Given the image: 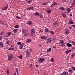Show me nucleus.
<instances>
[{
    "label": "nucleus",
    "mask_w": 75,
    "mask_h": 75,
    "mask_svg": "<svg viewBox=\"0 0 75 75\" xmlns=\"http://www.w3.org/2000/svg\"><path fill=\"white\" fill-rule=\"evenodd\" d=\"M68 72H71V73H72V71L71 70H69Z\"/></svg>",
    "instance_id": "49"
},
{
    "label": "nucleus",
    "mask_w": 75,
    "mask_h": 75,
    "mask_svg": "<svg viewBox=\"0 0 75 75\" xmlns=\"http://www.w3.org/2000/svg\"><path fill=\"white\" fill-rule=\"evenodd\" d=\"M54 4H52L50 6V7H54Z\"/></svg>",
    "instance_id": "45"
},
{
    "label": "nucleus",
    "mask_w": 75,
    "mask_h": 75,
    "mask_svg": "<svg viewBox=\"0 0 75 75\" xmlns=\"http://www.w3.org/2000/svg\"><path fill=\"white\" fill-rule=\"evenodd\" d=\"M69 33H70L69 30L68 29H67L66 31L64 32V33L68 34H69Z\"/></svg>",
    "instance_id": "8"
},
{
    "label": "nucleus",
    "mask_w": 75,
    "mask_h": 75,
    "mask_svg": "<svg viewBox=\"0 0 75 75\" xmlns=\"http://www.w3.org/2000/svg\"><path fill=\"white\" fill-rule=\"evenodd\" d=\"M30 57V54H26V58H28Z\"/></svg>",
    "instance_id": "26"
},
{
    "label": "nucleus",
    "mask_w": 75,
    "mask_h": 75,
    "mask_svg": "<svg viewBox=\"0 0 75 75\" xmlns=\"http://www.w3.org/2000/svg\"><path fill=\"white\" fill-rule=\"evenodd\" d=\"M53 4L54 5H58V4L56 3L55 2H53Z\"/></svg>",
    "instance_id": "37"
},
{
    "label": "nucleus",
    "mask_w": 75,
    "mask_h": 75,
    "mask_svg": "<svg viewBox=\"0 0 75 75\" xmlns=\"http://www.w3.org/2000/svg\"><path fill=\"white\" fill-rule=\"evenodd\" d=\"M0 46L1 48H3V42H0Z\"/></svg>",
    "instance_id": "10"
},
{
    "label": "nucleus",
    "mask_w": 75,
    "mask_h": 75,
    "mask_svg": "<svg viewBox=\"0 0 75 75\" xmlns=\"http://www.w3.org/2000/svg\"><path fill=\"white\" fill-rule=\"evenodd\" d=\"M73 43L74 45H75V42L74 41H73Z\"/></svg>",
    "instance_id": "52"
},
{
    "label": "nucleus",
    "mask_w": 75,
    "mask_h": 75,
    "mask_svg": "<svg viewBox=\"0 0 75 75\" xmlns=\"http://www.w3.org/2000/svg\"><path fill=\"white\" fill-rule=\"evenodd\" d=\"M68 24H74V23L73 22V21H71V20H69V21L68 23Z\"/></svg>",
    "instance_id": "11"
},
{
    "label": "nucleus",
    "mask_w": 75,
    "mask_h": 75,
    "mask_svg": "<svg viewBox=\"0 0 75 75\" xmlns=\"http://www.w3.org/2000/svg\"><path fill=\"white\" fill-rule=\"evenodd\" d=\"M27 31V30L23 29L22 30V32L23 33H24V34H25V33H26V34H27V33H28V32H27V33H26L25 32V31Z\"/></svg>",
    "instance_id": "7"
},
{
    "label": "nucleus",
    "mask_w": 75,
    "mask_h": 75,
    "mask_svg": "<svg viewBox=\"0 0 75 75\" xmlns=\"http://www.w3.org/2000/svg\"><path fill=\"white\" fill-rule=\"evenodd\" d=\"M16 70L17 75H19V74H18V69L17 68H16Z\"/></svg>",
    "instance_id": "24"
},
{
    "label": "nucleus",
    "mask_w": 75,
    "mask_h": 75,
    "mask_svg": "<svg viewBox=\"0 0 75 75\" xmlns=\"http://www.w3.org/2000/svg\"><path fill=\"white\" fill-rule=\"evenodd\" d=\"M63 74H64V75H67L68 74V72H67V71H63Z\"/></svg>",
    "instance_id": "15"
},
{
    "label": "nucleus",
    "mask_w": 75,
    "mask_h": 75,
    "mask_svg": "<svg viewBox=\"0 0 75 75\" xmlns=\"http://www.w3.org/2000/svg\"><path fill=\"white\" fill-rule=\"evenodd\" d=\"M9 40H7L6 43L8 45L9 44Z\"/></svg>",
    "instance_id": "41"
},
{
    "label": "nucleus",
    "mask_w": 75,
    "mask_h": 75,
    "mask_svg": "<svg viewBox=\"0 0 75 75\" xmlns=\"http://www.w3.org/2000/svg\"><path fill=\"white\" fill-rule=\"evenodd\" d=\"M46 4H47V3H44L42 4V5H46Z\"/></svg>",
    "instance_id": "44"
},
{
    "label": "nucleus",
    "mask_w": 75,
    "mask_h": 75,
    "mask_svg": "<svg viewBox=\"0 0 75 75\" xmlns=\"http://www.w3.org/2000/svg\"><path fill=\"white\" fill-rule=\"evenodd\" d=\"M67 47H72V44H70L69 43H67Z\"/></svg>",
    "instance_id": "9"
},
{
    "label": "nucleus",
    "mask_w": 75,
    "mask_h": 75,
    "mask_svg": "<svg viewBox=\"0 0 75 75\" xmlns=\"http://www.w3.org/2000/svg\"><path fill=\"white\" fill-rule=\"evenodd\" d=\"M19 27V26L18 25H16L14 27V28H18Z\"/></svg>",
    "instance_id": "28"
},
{
    "label": "nucleus",
    "mask_w": 75,
    "mask_h": 75,
    "mask_svg": "<svg viewBox=\"0 0 75 75\" xmlns=\"http://www.w3.org/2000/svg\"><path fill=\"white\" fill-rule=\"evenodd\" d=\"M71 8L69 9L68 8L67 10V11H68V13H69L70 11H71Z\"/></svg>",
    "instance_id": "25"
},
{
    "label": "nucleus",
    "mask_w": 75,
    "mask_h": 75,
    "mask_svg": "<svg viewBox=\"0 0 75 75\" xmlns=\"http://www.w3.org/2000/svg\"><path fill=\"white\" fill-rule=\"evenodd\" d=\"M45 30V32L46 33H47L48 31V29H46Z\"/></svg>",
    "instance_id": "48"
},
{
    "label": "nucleus",
    "mask_w": 75,
    "mask_h": 75,
    "mask_svg": "<svg viewBox=\"0 0 75 75\" xmlns=\"http://www.w3.org/2000/svg\"><path fill=\"white\" fill-rule=\"evenodd\" d=\"M14 50V48L12 47L8 48V50Z\"/></svg>",
    "instance_id": "21"
},
{
    "label": "nucleus",
    "mask_w": 75,
    "mask_h": 75,
    "mask_svg": "<svg viewBox=\"0 0 75 75\" xmlns=\"http://www.w3.org/2000/svg\"><path fill=\"white\" fill-rule=\"evenodd\" d=\"M31 33H33L34 34V33H35V30H34L33 29H31Z\"/></svg>",
    "instance_id": "20"
},
{
    "label": "nucleus",
    "mask_w": 75,
    "mask_h": 75,
    "mask_svg": "<svg viewBox=\"0 0 75 75\" xmlns=\"http://www.w3.org/2000/svg\"><path fill=\"white\" fill-rule=\"evenodd\" d=\"M26 55H27L28 54H30V53H29V52H28V51H26Z\"/></svg>",
    "instance_id": "40"
},
{
    "label": "nucleus",
    "mask_w": 75,
    "mask_h": 75,
    "mask_svg": "<svg viewBox=\"0 0 75 75\" xmlns=\"http://www.w3.org/2000/svg\"><path fill=\"white\" fill-rule=\"evenodd\" d=\"M73 3H75V0L73 1Z\"/></svg>",
    "instance_id": "60"
},
{
    "label": "nucleus",
    "mask_w": 75,
    "mask_h": 75,
    "mask_svg": "<svg viewBox=\"0 0 75 75\" xmlns=\"http://www.w3.org/2000/svg\"><path fill=\"white\" fill-rule=\"evenodd\" d=\"M18 29H13V31L14 33H16V32H17V31H18Z\"/></svg>",
    "instance_id": "17"
},
{
    "label": "nucleus",
    "mask_w": 75,
    "mask_h": 75,
    "mask_svg": "<svg viewBox=\"0 0 75 75\" xmlns=\"http://www.w3.org/2000/svg\"><path fill=\"white\" fill-rule=\"evenodd\" d=\"M45 60V59H44V58H40L39 59L38 61H39L40 62H42L43 61H44Z\"/></svg>",
    "instance_id": "4"
},
{
    "label": "nucleus",
    "mask_w": 75,
    "mask_h": 75,
    "mask_svg": "<svg viewBox=\"0 0 75 75\" xmlns=\"http://www.w3.org/2000/svg\"><path fill=\"white\" fill-rule=\"evenodd\" d=\"M8 74H9V69H7L6 72V74H7V75H8Z\"/></svg>",
    "instance_id": "29"
},
{
    "label": "nucleus",
    "mask_w": 75,
    "mask_h": 75,
    "mask_svg": "<svg viewBox=\"0 0 75 75\" xmlns=\"http://www.w3.org/2000/svg\"><path fill=\"white\" fill-rule=\"evenodd\" d=\"M71 26L73 27H74V28H75V25H72Z\"/></svg>",
    "instance_id": "51"
},
{
    "label": "nucleus",
    "mask_w": 75,
    "mask_h": 75,
    "mask_svg": "<svg viewBox=\"0 0 75 75\" xmlns=\"http://www.w3.org/2000/svg\"><path fill=\"white\" fill-rule=\"evenodd\" d=\"M72 6H75V3H72Z\"/></svg>",
    "instance_id": "56"
},
{
    "label": "nucleus",
    "mask_w": 75,
    "mask_h": 75,
    "mask_svg": "<svg viewBox=\"0 0 75 75\" xmlns=\"http://www.w3.org/2000/svg\"><path fill=\"white\" fill-rule=\"evenodd\" d=\"M36 67H38V65H36Z\"/></svg>",
    "instance_id": "64"
},
{
    "label": "nucleus",
    "mask_w": 75,
    "mask_h": 75,
    "mask_svg": "<svg viewBox=\"0 0 75 75\" xmlns=\"http://www.w3.org/2000/svg\"><path fill=\"white\" fill-rule=\"evenodd\" d=\"M69 16H72V13L70 14H69Z\"/></svg>",
    "instance_id": "61"
},
{
    "label": "nucleus",
    "mask_w": 75,
    "mask_h": 75,
    "mask_svg": "<svg viewBox=\"0 0 75 75\" xmlns=\"http://www.w3.org/2000/svg\"><path fill=\"white\" fill-rule=\"evenodd\" d=\"M34 33H30V36H33V35H34Z\"/></svg>",
    "instance_id": "39"
},
{
    "label": "nucleus",
    "mask_w": 75,
    "mask_h": 75,
    "mask_svg": "<svg viewBox=\"0 0 75 75\" xmlns=\"http://www.w3.org/2000/svg\"><path fill=\"white\" fill-rule=\"evenodd\" d=\"M12 34V33L11 32H9L8 33H6V34H8V35H7L6 36V37H8L9 36L11 35V34Z\"/></svg>",
    "instance_id": "6"
},
{
    "label": "nucleus",
    "mask_w": 75,
    "mask_h": 75,
    "mask_svg": "<svg viewBox=\"0 0 75 75\" xmlns=\"http://www.w3.org/2000/svg\"><path fill=\"white\" fill-rule=\"evenodd\" d=\"M31 41V39H27L26 41V42H30Z\"/></svg>",
    "instance_id": "13"
},
{
    "label": "nucleus",
    "mask_w": 75,
    "mask_h": 75,
    "mask_svg": "<svg viewBox=\"0 0 75 75\" xmlns=\"http://www.w3.org/2000/svg\"><path fill=\"white\" fill-rule=\"evenodd\" d=\"M4 32H2L0 33V35H3L4 34Z\"/></svg>",
    "instance_id": "42"
},
{
    "label": "nucleus",
    "mask_w": 75,
    "mask_h": 75,
    "mask_svg": "<svg viewBox=\"0 0 75 75\" xmlns=\"http://www.w3.org/2000/svg\"><path fill=\"white\" fill-rule=\"evenodd\" d=\"M40 32L41 33H42V32H43V30H42L40 31Z\"/></svg>",
    "instance_id": "62"
},
{
    "label": "nucleus",
    "mask_w": 75,
    "mask_h": 75,
    "mask_svg": "<svg viewBox=\"0 0 75 75\" xmlns=\"http://www.w3.org/2000/svg\"><path fill=\"white\" fill-rule=\"evenodd\" d=\"M19 58H20V59H22L23 58V56L22 55H20L19 57H18Z\"/></svg>",
    "instance_id": "31"
},
{
    "label": "nucleus",
    "mask_w": 75,
    "mask_h": 75,
    "mask_svg": "<svg viewBox=\"0 0 75 75\" xmlns=\"http://www.w3.org/2000/svg\"><path fill=\"white\" fill-rule=\"evenodd\" d=\"M60 75H65L63 73L60 74Z\"/></svg>",
    "instance_id": "53"
},
{
    "label": "nucleus",
    "mask_w": 75,
    "mask_h": 75,
    "mask_svg": "<svg viewBox=\"0 0 75 75\" xmlns=\"http://www.w3.org/2000/svg\"><path fill=\"white\" fill-rule=\"evenodd\" d=\"M13 57V56L11 54H9L8 55V60H11Z\"/></svg>",
    "instance_id": "2"
},
{
    "label": "nucleus",
    "mask_w": 75,
    "mask_h": 75,
    "mask_svg": "<svg viewBox=\"0 0 75 75\" xmlns=\"http://www.w3.org/2000/svg\"><path fill=\"white\" fill-rule=\"evenodd\" d=\"M35 16H40V14L38 12H35Z\"/></svg>",
    "instance_id": "22"
},
{
    "label": "nucleus",
    "mask_w": 75,
    "mask_h": 75,
    "mask_svg": "<svg viewBox=\"0 0 75 75\" xmlns=\"http://www.w3.org/2000/svg\"><path fill=\"white\" fill-rule=\"evenodd\" d=\"M52 50V49H51V48H49L47 50V52H51Z\"/></svg>",
    "instance_id": "18"
},
{
    "label": "nucleus",
    "mask_w": 75,
    "mask_h": 75,
    "mask_svg": "<svg viewBox=\"0 0 75 75\" xmlns=\"http://www.w3.org/2000/svg\"><path fill=\"white\" fill-rule=\"evenodd\" d=\"M39 47H41V46H42V45L41 44H39Z\"/></svg>",
    "instance_id": "55"
},
{
    "label": "nucleus",
    "mask_w": 75,
    "mask_h": 75,
    "mask_svg": "<svg viewBox=\"0 0 75 75\" xmlns=\"http://www.w3.org/2000/svg\"><path fill=\"white\" fill-rule=\"evenodd\" d=\"M75 53H74L73 54H72L71 55V57L72 58H73L74 57V56H75Z\"/></svg>",
    "instance_id": "19"
},
{
    "label": "nucleus",
    "mask_w": 75,
    "mask_h": 75,
    "mask_svg": "<svg viewBox=\"0 0 75 75\" xmlns=\"http://www.w3.org/2000/svg\"><path fill=\"white\" fill-rule=\"evenodd\" d=\"M39 16L40 18H43V16L42 14L39 15Z\"/></svg>",
    "instance_id": "30"
},
{
    "label": "nucleus",
    "mask_w": 75,
    "mask_h": 75,
    "mask_svg": "<svg viewBox=\"0 0 75 75\" xmlns=\"http://www.w3.org/2000/svg\"><path fill=\"white\" fill-rule=\"evenodd\" d=\"M8 7V6H6L4 8H2V10H6V9H7V8Z\"/></svg>",
    "instance_id": "14"
},
{
    "label": "nucleus",
    "mask_w": 75,
    "mask_h": 75,
    "mask_svg": "<svg viewBox=\"0 0 75 75\" xmlns=\"http://www.w3.org/2000/svg\"><path fill=\"white\" fill-rule=\"evenodd\" d=\"M16 18H17V19H20V17L18 16H16Z\"/></svg>",
    "instance_id": "50"
},
{
    "label": "nucleus",
    "mask_w": 75,
    "mask_h": 75,
    "mask_svg": "<svg viewBox=\"0 0 75 75\" xmlns=\"http://www.w3.org/2000/svg\"><path fill=\"white\" fill-rule=\"evenodd\" d=\"M52 47L53 48H56V47L55 46H53Z\"/></svg>",
    "instance_id": "59"
},
{
    "label": "nucleus",
    "mask_w": 75,
    "mask_h": 75,
    "mask_svg": "<svg viewBox=\"0 0 75 75\" xmlns=\"http://www.w3.org/2000/svg\"><path fill=\"white\" fill-rule=\"evenodd\" d=\"M63 16L64 18H65L66 17V14H65V13H63Z\"/></svg>",
    "instance_id": "27"
},
{
    "label": "nucleus",
    "mask_w": 75,
    "mask_h": 75,
    "mask_svg": "<svg viewBox=\"0 0 75 75\" xmlns=\"http://www.w3.org/2000/svg\"><path fill=\"white\" fill-rule=\"evenodd\" d=\"M32 1V0H29V1H28V4H30V3Z\"/></svg>",
    "instance_id": "33"
},
{
    "label": "nucleus",
    "mask_w": 75,
    "mask_h": 75,
    "mask_svg": "<svg viewBox=\"0 0 75 75\" xmlns=\"http://www.w3.org/2000/svg\"><path fill=\"white\" fill-rule=\"evenodd\" d=\"M63 1L64 2H65V3H66V2H67V1L66 0H64V1Z\"/></svg>",
    "instance_id": "63"
},
{
    "label": "nucleus",
    "mask_w": 75,
    "mask_h": 75,
    "mask_svg": "<svg viewBox=\"0 0 75 75\" xmlns=\"http://www.w3.org/2000/svg\"><path fill=\"white\" fill-rule=\"evenodd\" d=\"M65 52H66V53H69L68 51V50H67V51H66Z\"/></svg>",
    "instance_id": "57"
},
{
    "label": "nucleus",
    "mask_w": 75,
    "mask_h": 75,
    "mask_svg": "<svg viewBox=\"0 0 75 75\" xmlns=\"http://www.w3.org/2000/svg\"><path fill=\"white\" fill-rule=\"evenodd\" d=\"M51 61L52 62H54V58H52L51 59Z\"/></svg>",
    "instance_id": "32"
},
{
    "label": "nucleus",
    "mask_w": 75,
    "mask_h": 75,
    "mask_svg": "<svg viewBox=\"0 0 75 75\" xmlns=\"http://www.w3.org/2000/svg\"><path fill=\"white\" fill-rule=\"evenodd\" d=\"M52 41V38H49L45 41V42H46V43H47V44H49L50 43V42H51Z\"/></svg>",
    "instance_id": "1"
},
{
    "label": "nucleus",
    "mask_w": 75,
    "mask_h": 75,
    "mask_svg": "<svg viewBox=\"0 0 75 75\" xmlns=\"http://www.w3.org/2000/svg\"><path fill=\"white\" fill-rule=\"evenodd\" d=\"M47 12L48 13H51V11L50 9H49L47 11Z\"/></svg>",
    "instance_id": "23"
},
{
    "label": "nucleus",
    "mask_w": 75,
    "mask_h": 75,
    "mask_svg": "<svg viewBox=\"0 0 75 75\" xmlns=\"http://www.w3.org/2000/svg\"><path fill=\"white\" fill-rule=\"evenodd\" d=\"M33 64L31 63L29 66V67H31V68H32V67H33Z\"/></svg>",
    "instance_id": "38"
},
{
    "label": "nucleus",
    "mask_w": 75,
    "mask_h": 75,
    "mask_svg": "<svg viewBox=\"0 0 75 75\" xmlns=\"http://www.w3.org/2000/svg\"><path fill=\"white\" fill-rule=\"evenodd\" d=\"M59 9L61 10H64V8H63V7H61L59 8Z\"/></svg>",
    "instance_id": "35"
},
{
    "label": "nucleus",
    "mask_w": 75,
    "mask_h": 75,
    "mask_svg": "<svg viewBox=\"0 0 75 75\" xmlns=\"http://www.w3.org/2000/svg\"><path fill=\"white\" fill-rule=\"evenodd\" d=\"M51 34H54V31H52L50 32Z\"/></svg>",
    "instance_id": "46"
},
{
    "label": "nucleus",
    "mask_w": 75,
    "mask_h": 75,
    "mask_svg": "<svg viewBox=\"0 0 75 75\" xmlns=\"http://www.w3.org/2000/svg\"><path fill=\"white\" fill-rule=\"evenodd\" d=\"M27 23L28 24H29V25H31L33 24V22L32 21H29Z\"/></svg>",
    "instance_id": "16"
},
{
    "label": "nucleus",
    "mask_w": 75,
    "mask_h": 75,
    "mask_svg": "<svg viewBox=\"0 0 75 75\" xmlns=\"http://www.w3.org/2000/svg\"><path fill=\"white\" fill-rule=\"evenodd\" d=\"M27 9L28 10H31L30 8V7L28 8H27Z\"/></svg>",
    "instance_id": "47"
},
{
    "label": "nucleus",
    "mask_w": 75,
    "mask_h": 75,
    "mask_svg": "<svg viewBox=\"0 0 75 75\" xmlns=\"http://www.w3.org/2000/svg\"><path fill=\"white\" fill-rule=\"evenodd\" d=\"M30 10H31V9H33V8H34V7H30Z\"/></svg>",
    "instance_id": "54"
},
{
    "label": "nucleus",
    "mask_w": 75,
    "mask_h": 75,
    "mask_svg": "<svg viewBox=\"0 0 75 75\" xmlns=\"http://www.w3.org/2000/svg\"><path fill=\"white\" fill-rule=\"evenodd\" d=\"M23 45H24V44H22L20 45L19 47V48L21 50H22L23 49Z\"/></svg>",
    "instance_id": "12"
},
{
    "label": "nucleus",
    "mask_w": 75,
    "mask_h": 75,
    "mask_svg": "<svg viewBox=\"0 0 75 75\" xmlns=\"http://www.w3.org/2000/svg\"><path fill=\"white\" fill-rule=\"evenodd\" d=\"M54 40H55L57 39V37L55 36L53 38Z\"/></svg>",
    "instance_id": "36"
},
{
    "label": "nucleus",
    "mask_w": 75,
    "mask_h": 75,
    "mask_svg": "<svg viewBox=\"0 0 75 75\" xmlns=\"http://www.w3.org/2000/svg\"><path fill=\"white\" fill-rule=\"evenodd\" d=\"M61 44V46H65V42L62 40H59Z\"/></svg>",
    "instance_id": "3"
},
{
    "label": "nucleus",
    "mask_w": 75,
    "mask_h": 75,
    "mask_svg": "<svg viewBox=\"0 0 75 75\" xmlns=\"http://www.w3.org/2000/svg\"><path fill=\"white\" fill-rule=\"evenodd\" d=\"M69 52H69H71V51H71V50H70L69 51H68Z\"/></svg>",
    "instance_id": "58"
},
{
    "label": "nucleus",
    "mask_w": 75,
    "mask_h": 75,
    "mask_svg": "<svg viewBox=\"0 0 75 75\" xmlns=\"http://www.w3.org/2000/svg\"><path fill=\"white\" fill-rule=\"evenodd\" d=\"M40 38L43 39V40H47V37L45 36H43L40 37Z\"/></svg>",
    "instance_id": "5"
},
{
    "label": "nucleus",
    "mask_w": 75,
    "mask_h": 75,
    "mask_svg": "<svg viewBox=\"0 0 75 75\" xmlns=\"http://www.w3.org/2000/svg\"><path fill=\"white\" fill-rule=\"evenodd\" d=\"M71 69L73 70H74V71H75V67H71Z\"/></svg>",
    "instance_id": "43"
},
{
    "label": "nucleus",
    "mask_w": 75,
    "mask_h": 75,
    "mask_svg": "<svg viewBox=\"0 0 75 75\" xmlns=\"http://www.w3.org/2000/svg\"><path fill=\"white\" fill-rule=\"evenodd\" d=\"M17 44H18V45H21V43L20 42H17Z\"/></svg>",
    "instance_id": "34"
}]
</instances>
